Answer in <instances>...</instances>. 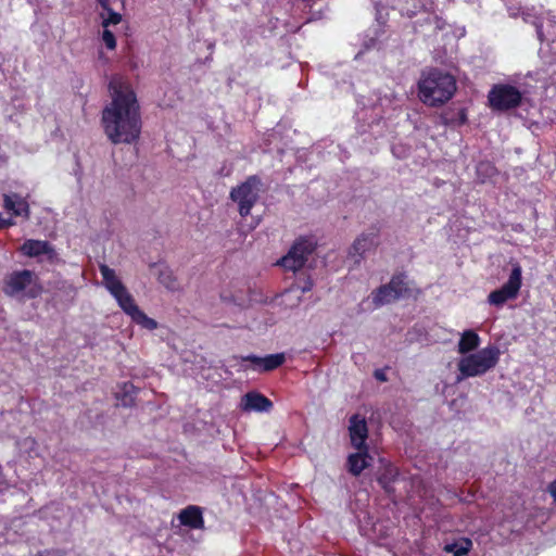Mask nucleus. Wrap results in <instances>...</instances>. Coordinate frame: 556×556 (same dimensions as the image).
<instances>
[{
  "mask_svg": "<svg viewBox=\"0 0 556 556\" xmlns=\"http://www.w3.org/2000/svg\"><path fill=\"white\" fill-rule=\"evenodd\" d=\"M111 102L102 111V126L114 144H130L141 134V114L137 96L122 76H113L109 83Z\"/></svg>",
  "mask_w": 556,
  "mask_h": 556,
  "instance_id": "nucleus-1",
  "label": "nucleus"
},
{
  "mask_svg": "<svg viewBox=\"0 0 556 556\" xmlns=\"http://www.w3.org/2000/svg\"><path fill=\"white\" fill-rule=\"evenodd\" d=\"M420 100L430 106L447 102L456 91V80L450 73L438 68L425 73L418 83Z\"/></svg>",
  "mask_w": 556,
  "mask_h": 556,
  "instance_id": "nucleus-2",
  "label": "nucleus"
},
{
  "mask_svg": "<svg viewBox=\"0 0 556 556\" xmlns=\"http://www.w3.org/2000/svg\"><path fill=\"white\" fill-rule=\"evenodd\" d=\"M501 351L496 345H489L477 353L469 354L458 362L457 381L469 377L482 376L495 367L500 359Z\"/></svg>",
  "mask_w": 556,
  "mask_h": 556,
  "instance_id": "nucleus-3",
  "label": "nucleus"
},
{
  "mask_svg": "<svg viewBox=\"0 0 556 556\" xmlns=\"http://www.w3.org/2000/svg\"><path fill=\"white\" fill-rule=\"evenodd\" d=\"M261 188V178L257 175H252L241 185L231 189L230 199L238 204L239 214L242 217L248 216L258 201Z\"/></svg>",
  "mask_w": 556,
  "mask_h": 556,
  "instance_id": "nucleus-4",
  "label": "nucleus"
},
{
  "mask_svg": "<svg viewBox=\"0 0 556 556\" xmlns=\"http://www.w3.org/2000/svg\"><path fill=\"white\" fill-rule=\"evenodd\" d=\"M316 241L312 237H300L294 241L288 254L278 264L285 269L296 271L306 263L316 249Z\"/></svg>",
  "mask_w": 556,
  "mask_h": 556,
  "instance_id": "nucleus-5",
  "label": "nucleus"
},
{
  "mask_svg": "<svg viewBox=\"0 0 556 556\" xmlns=\"http://www.w3.org/2000/svg\"><path fill=\"white\" fill-rule=\"evenodd\" d=\"M521 266L516 263L513 265L508 280L500 288L492 291L488 296V302L496 307L503 306L507 301L518 296L522 282Z\"/></svg>",
  "mask_w": 556,
  "mask_h": 556,
  "instance_id": "nucleus-6",
  "label": "nucleus"
},
{
  "mask_svg": "<svg viewBox=\"0 0 556 556\" xmlns=\"http://www.w3.org/2000/svg\"><path fill=\"white\" fill-rule=\"evenodd\" d=\"M488 98L493 110L508 111L520 105L522 94L511 85H495L490 90Z\"/></svg>",
  "mask_w": 556,
  "mask_h": 556,
  "instance_id": "nucleus-7",
  "label": "nucleus"
},
{
  "mask_svg": "<svg viewBox=\"0 0 556 556\" xmlns=\"http://www.w3.org/2000/svg\"><path fill=\"white\" fill-rule=\"evenodd\" d=\"M349 435L351 445L357 450L362 451L364 448H369L366 441L368 438V426L366 418L361 416L359 414H354L349 419Z\"/></svg>",
  "mask_w": 556,
  "mask_h": 556,
  "instance_id": "nucleus-8",
  "label": "nucleus"
},
{
  "mask_svg": "<svg viewBox=\"0 0 556 556\" xmlns=\"http://www.w3.org/2000/svg\"><path fill=\"white\" fill-rule=\"evenodd\" d=\"M33 278L34 273L28 269L14 271L5 279L3 292L9 296L18 295L31 285Z\"/></svg>",
  "mask_w": 556,
  "mask_h": 556,
  "instance_id": "nucleus-9",
  "label": "nucleus"
},
{
  "mask_svg": "<svg viewBox=\"0 0 556 556\" xmlns=\"http://www.w3.org/2000/svg\"><path fill=\"white\" fill-rule=\"evenodd\" d=\"M377 231L363 232L353 242L349 255L354 258L355 264H359L364 254L377 245Z\"/></svg>",
  "mask_w": 556,
  "mask_h": 556,
  "instance_id": "nucleus-10",
  "label": "nucleus"
},
{
  "mask_svg": "<svg viewBox=\"0 0 556 556\" xmlns=\"http://www.w3.org/2000/svg\"><path fill=\"white\" fill-rule=\"evenodd\" d=\"M241 408L245 412L265 413L273 408V402L262 393L251 391L242 396Z\"/></svg>",
  "mask_w": 556,
  "mask_h": 556,
  "instance_id": "nucleus-11",
  "label": "nucleus"
},
{
  "mask_svg": "<svg viewBox=\"0 0 556 556\" xmlns=\"http://www.w3.org/2000/svg\"><path fill=\"white\" fill-rule=\"evenodd\" d=\"M372 456L369 454V448H364L362 451H357L356 453H352L348 456L346 467L348 471L354 476L358 477L363 470L371 465Z\"/></svg>",
  "mask_w": 556,
  "mask_h": 556,
  "instance_id": "nucleus-12",
  "label": "nucleus"
},
{
  "mask_svg": "<svg viewBox=\"0 0 556 556\" xmlns=\"http://www.w3.org/2000/svg\"><path fill=\"white\" fill-rule=\"evenodd\" d=\"M397 477V468L394 467L390 462L380 459V467L377 472V481L387 493H391L393 491L392 484L396 481Z\"/></svg>",
  "mask_w": 556,
  "mask_h": 556,
  "instance_id": "nucleus-13",
  "label": "nucleus"
},
{
  "mask_svg": "<svg viewBox=\"0 0 556 556\" xmlns=\"http://www.w3.org/2000/svg\"><path fill=\"white\" fill-rule=\"evenodd\" d=\"M21 251L24 255L28 257H37L40 255H48L50 258L54 256L55 252L53 247L48 241L42 240H26L22 247Z\"/></svg>",
  "mask_w": 556,
  "mask_h": 556,
  "instance_id": "nucleus-14",
  "label": "nucleus"
},
{
  "mask_svg": "<svg viewBox=\"0 0 556 556\" xmlns=\"http://www.w3.org/2000/svg\"><path fill=\"white\" fill-rule=\"evenodd\" d=\"M242 359L244 362H250L254 366L261 367L264 371H271L285 363L286 356L283 353L269 354L264 357L252 354L243 357Z\"/></svg>",
  "mask_w": 556,
  "mask_h": 556,
  "instance_id": "nucleus-15",
  "label": "nucleus"
},
{
  "mask_svg": "<svg viewBox=\"0 0 556 556\" xmlns=\"http://www.w3.org/2000/svg\"><path fill=\"white\" fill-rule=\"evenodd\" d=\"M150 268L155 270L154 275L156 276L159 282L163 285L167 290L176 291L179 289V283L167 265L163 263H154L150 265Z\"/></svg>",
  "mask_w": 556,
  "mask_h": 556,
  "instance_id": "nucleus-16",
  "label": "nucleus"
},
{
  "mask_svg": "<svg viewBox=\"0 0 556 556\" xmlns=\"http://www.w3.org/2000/svg\"><path fill=\"white\" fill-rule=\"evenodd\" d=\"M3 206L5 210L13 213L15 216L29 217V207L27 202L17 193H10L3 195Z\"/></svg>",
  "mask_w": 556,
  "mask_h": 556,
  "instance_id": "nucleus-17",
  "label": "nucleus"
},
{
  "mask_svg": "<svg viewBox=\"0 0 556 556\" xmlns=\"http://www.w3.org/2000/svg\"><path fill=\"white\" fill-rule=\"evenodd\" d=\"M181 525L192 529H202L204 525L202 510L198 506H188L179 514Z\"/></svg>",
  "mask_w": 556,
  "mask_h": 556,
  "instance_id": "nucleus-18",
  "label": "nucleus"
},
{
  "mask_svg": "<svg viewBox=\"0 0 556 556\" xmlns=\"http://www.w3.org/2000/svg\"><path fill=\"white\" fill-rule=\"evenodd\" d=\"M99 269L102 276L103 285L112 295H117L118 292L126 288L116 276L114 269L110 268L105 264L100 265Z\"/></svg>",
  "mask_w": 556,
  "mask_h": 556,
  "instance_id": "nucleus-19",
  "label": "nucleus"
},
{
  "mask_svg": "<svg viewBox=\"0 0 556 556\" xmlns=\"http://www.w3.org/2000/svg\"><path fill=\"white\" fill-rule=\"evenodd\" d=\"M372 303L376 307L389 304L399 300L389 283L380 286L372 293Z\"/></svg>",
  "mask_w": 556,
  "mask_h": 556,
  "instance_id": "nucleus-20",
  "label": "nucleus"
},
{
  "mask_svg": "<svg viewBox=\"0 0 556 556\" xmlns=\"http://www.w3.org/2000/svg\"><path fill=\"white\" fill-rule=\"evenodd\" d=\"M389 285L399 299L412 296L413 290L408 286L405 274L394 275Z\"/></svg>",
  "mask_w": 556,
  "mask_h": 556,
  "instance_id": "nucleus-21",
  "label": "nucleus"
},
{
  "mask_svg": "<svg viewBox=\"0 0 556 556\" xmlns=\"http://www.w3.org/2000/svg\"><path fill=\"white\" fill-rule=\"evenodd\" d=\"M480 344V338L473 330H466L463 332L458 342V352L460 354H467L476 350Z\"/></svg>",
  "mask_w": 556,
  "mask_h": 556,
  "instance_id": "nucleus-22",
  "label": "nucleus"
},
{
  "mask_svg": "<svg viewBox=\"0 0 556 556\" xmlns=\"http://www.w3.org/2000/svg\"><path fill=\"white\" fill-rule=\"evenodd\" d=\"M117 301L119 307L129 316L134 315L136 311L139 309L138 305L135 303L132 295L125 288L123 291L118 292L117 295H113Z\"/></svg>",
  "mask_w": 556,
  "mask_h": 556,
  "instance_id": "nucleus-23",
  "label": "nucleus"
},
{
  "mask_svg": "<svg viewBox=\"0 0 556 556\" xmlns=\"http://www.w3.org/2000/svg\"><path fill=\"white\" fill-rule=\"evenodd\" d=\"M472 547V541L468 538H460L453 543H448L444 546L446 553L453 554V556H465Z\"/></svg>",
  "mask_w": 556,
  "mask_h": 556,
  "instance_id": "nucleus-24",
  "label": "nucleus"
},
{
  "mask_svg": "<svg viewBox=\"0 0 556 556\" xmlns=\"http://www.w3.org/2000/svg\"><path fill=\"white\" fill-rule=\"evenodd\" d=\"M521 16L526 23H531L534 25L539 40L543 41L544 40V34H543L544 18H543V16H536V15L532 14L529 10L522 11Z\"/></svg>",
  "mask_w": 556,
  "mask_h": 556,
  "instance_id": "nucleus-25",
  "label": "nucleus"
},
{
  "mask_svg": "<svg viewBox=\"0 0 556 556\" xmlns=\"http://www.w3.org/2000/svg\"><path fill=\"white\" fill-rule=\"evenodd\" d=\"M220 299L225 303H231L233 305H237L241 308L248 307L250 304V299L243 295L242 292L240 293H232V292H223L220 294Z\"/></svg>",
  "mask_w": 556,
  "mask_h": 556,
  "instance_id": "nucleus-26",
  "label": "nucleus"
},
{
  "mask_svg": "<svg viewBox=\"0 0 556 556\" xmlns=\"http://www.w3.org/2000/svg\"><path fill=\"white\" fill-rule=\"evenodd\" d=\"M130 317L132 321L148 330H154L157 328V323L153 318L148 317L140 308L136 311Z\"/></svg>",
  "mask_w": 556,
  "mask_h": 556,
  "instance_id": "nucleus-27",
  "label": "nucleus"
},
{
  "mask_svg": "<svg viewBox=\"0 0 556 556\" xmlns=\"http://www.w3.org/2000/svg\"><path fill=\"white\" fill-rule=\"evenodd\" d=\"M121 404L124 407H130L135 404V387L130 383H125L123 392L117 395Z\"/></svg>",
  "mask_w": 556,
  "mask_h": 556,
  "instance_id": "nucleus-28",
  "label": "nucleus"
},
{
  "mask_svg": "<svg viewBox=\"0 0 556 556\" xmlns=\"http://www.w3.org/2000/svg\"><path fill=\"white\" fill-rule=\"evenodd\" d=\"M108 17L103 18L102 26L104 28H108L110 25H116L122 21V15L117 12H114L112 9H109L108 11Z\"/></svg>",
  "mask_w": 556,
  "mask_h": 556,
  "instance_id": "nucleus-29",
  "label": "nucleus"
},
{
  "mask_svg": "<svg viewBox=\"0 0 556 556\" xmlns=\"http://www.w3.org/2000/svg\"><path fill=\"white\" fill-rule=\"evenodd\" d=\"M102 40L105 45V47L110 50H113L116 47V39L114 34L109 30L108 28H104L102 34Z\"/></svg>",
  "mask_w": 556,
  "mask_h": 556,
  "instance_id": "nucleus-30",
  "label": "nucleus"
},
{
  "mask_svg": "<svg viewBox=\"0 0 556 556\" xmlns=\"http://www.w3.org/2000/svg\"><path fill=\"white\" fill-rule=\"evenodd\" d=\"M65 553L62 549H45L38 552L35 556H64Z\"/></svg>",
  "mask_w": 556,
  "mask_h": 556,
  "instance_id": "nucleus-31",
  "label": "nucleus"
},
{
  "mask_svg": "<svg viewBox=\"0 0 556 556\" xmlns=\"http://www.w3.org/2000/svg\"><path fill=\"white\" fill-rule=\"evenodd\" d=\"M14 223L11 218H3L1 215H0V229L2 228H8L10 226H12Z\"/></svg>",
  "mask_w": 556,
  "mask_h": 556,
  "instance_id": "nucleus-32",
  "label": "nucleus"
},
{
  "mask_svg": "<svg viewBox=\"0 0 556 556\" xmlns=\"http://www.w3.org/2000/svg\"><path fill=\"white\" fill-rule=\"evenodd\" d=\"M548 491L551 493V495L553 496L555 503H556V480L553 481L549 486H548Z\"/></svg>",
  "mask_w": 556,
  "mask_h": 556,
  "instance_id": "nucleus-33",
  "label": "nucleus"
},
{
  "mask_svg": "<svg viewBox=\"0 0 556 556\" xmlns=\"http://www.w3.org/2000/svg\"><path fill=\"white\" fill-rule=\"evenodd\" d=\"M312 288H313V282H312V280H309V279H308V280H307V281H306V282L301 287V291H302L303 293H305V292H307V291L312 290Z\"/></svg>",
  "mask_w": 556,
  "mask_h": 556,
  "instance_id": "nucleus-34",
  "label": "nucleus"
},
{
  "mask_svg": "<svg viewBox=\"0 0 556 556\" xmlns=\"http://www.w3.org/2000/svg\"><path fill=\"white\" fill-rule=\"evenodd\" d=\"M375 377H376V379H378L380 381H386L387 380L386 375L382 371H380V370H376Z\"/></svg>",
  "mask_w": 556,
  "mask_h": 556,
  "instance_id": "nucleus-35",
  "label": "nucleus"
},
{
  "mask_svg": "<svg viewBox=\"0 0 556 556\" xmlns=\"http://www.w3.org/2000/svg\"><path fill=\"white\" fill-rule=\"evenodd\" d=\"M98 3L101 5V8L105 11H108L110 8L109 0H98Z\"/></svg>",
  "mask_w": 556,
  "mask_h": 556,
  "instance_id": "nucleus-36",
  "label": "nucleus"
},
{
  "mask_svg": "<svg viewBox=\"0 0 556 556\" xmlns=\"http://www.w3.org/2000/svg\"><path fill=\"white\" fill-rule=\"evenodd\" d=\"M319 18H321V12H320V11H318V12H313V13H312V16L308 18V22H309V21H316V20H319Z\"/></svg>",
  "mask_w": 556,
  "mask_h": 556,
  "instance_id": "nucleus-37",
  "label": "nucleus"
},
{
  "mask_svg": "<svg viewBox=\"0 0 556 556\" xmlns=\"http://www.w3.org/2000/svg\"><path fill=\"white\" fill-rule=\"evenodd\" d=\"M543 18L545 20V17H543ZM546 20H547V22H548L549 26H552V27H553V26L555 25V23H556V21H555V16H554V15H551L549 13L547 14Z\"/></svg>",
  "mask_w": 556,
  "mask_h": 556,
  "instance_id": "nucleus-38",
  "label": "nucleus"
},
{
  "mask_svg": "<svg viewBox=\"0 0 556 556\" xmlns=\"http://www.w3.org/2000/svg\"><path fill=\"white\" fill-rule=\"evenodd\" d=\"M484 166L492 169V167L489 164H480L478 166V170H481Z\"/></svg>",
  "mask_w": 556,
  "mask_h": 556,
  "instance_id": "nucleus-39",
  "label": "nucleus"
},
{
  "mask_svg": "<svg viewBox=\"0 0 556 556\" xmlns=\"http://www.w3.org/2000/svg\"><path fill=\"white\" fill-rule=\"evenodd\" d=\"M4 162H5V159L2 155H0V164H2Z\"/></svg>",
  "mask_w": 556,
  "mask_h": 556,
  "instance_id": "nucleus-40",
  "label": "nucleus"
}]
</instances>
